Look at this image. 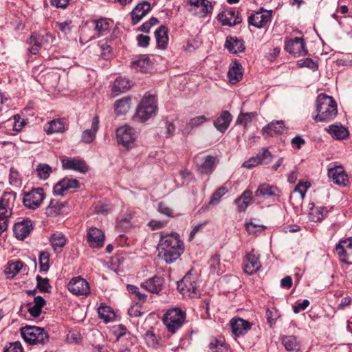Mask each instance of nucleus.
<instances>
[{
    "label": "nucleus",
    "instance_id": "1",
    "mask_svg": "<svg viewBox=\"0 0 352 352\" xmlns=\"http://www.w3.org/2000/svg\"><path fill=\"white\" fill-rule=\"evenodd\" d=\"M159 256L167 263L175 262L184 252V243L177 233L162 236L158 245Z\"/></svg>",
    "mask_w": 352,
    "mask_h": 352
},
{
    "label": "nucleus",
    "instance_id": "2",
    "mask_svg": "<svg viewBox=\"0 0 352 352\" xmlns=\"http://www.w3.org/2000/svg\"><path fill=\"white\" fill-rule=\"evenodd\" d=\"M316 115L313 119L316 122H330L338 114L337 103L333 97L320 94L316 100Z\"/></svg>",
    "mask_w": 352,
    "mask_h": 352
},
{
    "label": "nucleus",
    "instance_id": "3",
    "mask_svg": "<svg viewBox=\"0 0 352 352\" xmlns=\"http://www.w3.org/2000/svg\"><path fill=\"white\" fill-rule=\"evenodd\" d=\"M111 334L116 338L111 349L114 352H130L136 342V338L122 324L112 326Z\"/></svg>",
    "mask_w": 352,
    "mask_h": 352
},
{
    "label": "nucleus",
    "instance_id": "4",
    "mask_svg": "<svg viewBox=\"0 0 352 352\" xmlns=\"http://www.w3.org/2000/svg\"><path fill=\"white\" fill-rule=\"evenodd\" d=\"M157 111V99L155 95L146 94L138 105L135 116L141 120L146 122L155 116Z\"/></svg>",
    "mask_w": 352,
    "mask_h": 352
},
{
    "label": "nucleus",
    "instance_id": "5",
    "mask_svg": "<svg viewBox=\"0 0 352 352\" xmlns=\"http://www.w3.org/2000/svg\"><path fill=\"white\" fill-rule=\"evenodd\" d=\"M21 334L25 342L31 345H44L49 342L50 337L43 328L25 326L21 329Z\"/></svg>",
    "mask_w": 352,
    "mask_h": 352
},
{
    "label": "nucleus",
    "instance_id": "6",
    "mask_svg": "<svg viewBox=\"0 0 352 352\" xmlns=\"http://www.w3.org/2000/svg\"><path fill=\"white\" fill-rule=\"evenodd\" d=\"M14 199L15 195L11 192L3 193L0 199V234L8 229Z\"/></svg>",
    "mask_w": 352,
    "mask_h": 352
},
{
    "label": "nucleus",
    "instance_id": "7",
    "mask_svg": "<svg viewBox=\"0 0 352 352\" xmlns=\"http://www.w3.org/2000/svg\"><path fill=\"white\" fill-rule=\"evenodd\" d=\"M197 274L188 272L184 277L177 283V289L184 297L194 298L200 294Z\"/></svg>",
    "mask_w": 352,
    "mask_h": 352
},
{
    "label": "nucleus",
    "instance_id": "8",
    "mask_svg": "<svg viewBox=\"0 0 352 352\" xmlns=\"http://www.w3.org/2000/svg\"><path fill=\"white\" fill-rule=\"evenodd\" d=\"M186 318V313L179 308H174L166 311L163 317V322L168 331L175 333L180 329Z\"/></svg>",
    "mask_w": 352,
    "mask_h": 352
},
{
    "label": "nucleus",
    "instance_id": "9",
    "mask_svg": "<svg viewBox=\"0 0 352 352\" xmlns=\"http://www.w3.org/2000/svg\"><path fill=\"white\" fill-rule=\"evenodd\" d=\"M116 137L119 144L131 148L134 147L138 138V132L136 130L127 124L119 127L116 130Z\"/></svg>",
    "mask_w": 352,
    "mask_h": 352
},
{
    "label": "nucleus",
    "instance_id": "10",
    "mask_svg": "<svg viewBox=\"0 0 352 352\" xmlns=\"http://www.w3.org/2000/svg\"><path fill=\"white\" fill-rule=\"evenodd\" d=\"M272 10L261 8L248 16V23L256 28H263L271 21Z\"/></svg>",
    "mask_w": 352,
    "mask_h": 352
},
{
    "label": "nucleus",
    "instance_id": "11",
    "mask_svg": "<svg viewBox=\"0 0 352 352\" xmlns=\"http://www.w3.org/2000/svg\"><path fill=\"white\" fill-rule=\"evenodd\" d=\"M44 198L45 195L43 188H34L24 195L23 203L25 207L34 210L39 207Z\"/></svg>",
    "mask_w": 352,
    "mask_h": 352
},
{
    "label": "nucleus",
    "instance_id": "12",
    "mask_svg": "<svg viewBox=\"0 0 352 352\" xmlns=\"http://www.w3.org/2000/svg\"><path fill=\"white\" fill-rule=\"evenodd\" d=\"M104 232L96 227L90 228L87 232L86 240L91 248H100L104 242Z\"/></svg>",
    "mask_w": 352,
    "mask_h": 352
},
{
    "label": "nucleus",
    "instance_id": "13",
    "mask_svg": "<svg viewBox=\"0 0 352 352\" xmlns=\"http://www.w3.org/2000/svg\"><path fill=\"white\" fill-rule=\"evenodd\" d=\"M68 289L74 294L87 295L90 292L89 283L80 276L74 277L68 283Z\"/></svg>",
    "mask_w": 352,
    "mask_h": 352
},
{
    "label": "nucleus",
    "instance_id": "14",
    "mask_svg": "<svg viewBox=\"0 0 352 352\" xmlns=\"http://www.w3.org/2000/svg\"><path fill=\"white\" fill-rule=\"evenodd\" d=\"M285 50L289 54L300 56L307 54L302 38L296 37L285 41Z\"/></svg>",
    "mask_w": 352,
    "mask_h": 352
},
{
    "label": "nucleus",
    "instance_id": "15",
    "mask_svg": "<svg viewBox=\"0 0 352 352\" xmlns=\"http://www.w3.org/2000/svg\"><path fill=\"white\" fill-rule=\"evenodd\" d=\"M217 19L222 25L228 26L235 25L241 21L238 11L234 9H228L222 11L218 14Z\"/></svg>",
    "mask_w": 352,
    "mask_h": 352
},
{
    "label": "nucleus",
    "instance_id": "16",
    "mask_svg": "<svg viewBox=\"0 0 352 352\" xmlns=\"http://www.w3.org/2000/svg\"><path fill=\"white\" fill-rule=\"evenodd\" d=\"M64 169L72 170L80 173H85L88 170V166L81 159L65 157L61 160Z\"/></svg>",
    "mask_w": 352,
    "mask_h": 352
},
{
    "label": "nucleus",
    "instance_id": "17",
    "mask_svg": "<svg viewBox=\"0 0 352 352\" xmlns=\"http://www.w3.org/2000/svg\"><path fill=\"white\" fill-rule=\"evenodd\" d=\"M188 2L191 7L190 10L201 17H204L212 9L211 3L208 0H188Z\"/></svg>",
    "mask_w": 352,
    "mask_h": 352
},
{
    "label": "nucleus",
    "instance_id": "18",
    "mask_svg": "<svg viewBox=\"0 0 352 352\" xmlns=\"http://www.w3.org/2000/svg\"><path fill=\"white\" fill-rule=\"evenodd\" d=\"M32 230V221L30 219H24L14 224L13 232L17 239L23 240L30 234Z\"/></svg>",
    "mask_w": 352,
    "mask_h": 352
},
{
    "label": "nucleus",
    "instance_id": "19",
    "mask_svg": "<svg viewBox=\"0 0 352 352\" xmlns=\"http://www.w3.org/2000/svg\"><path fill=\"white\" fill-rule=\"evenodd\" d=\"M258 259V254L254 250L248 253L246 255L245 263L243 267L244 272L248 274L256 273L261 267Z\"/></svg>",
    "mask_w": 352,
    "mask_h": 352
},
{
    "label": "nucleus",
    "instance_id": "20",
    "mask_svg": "<svg viewBox=\"0 0 352 352\" xmlns=\"http://www.w3.org/2000/svg\"><path fill=\"white\" fill-rule=\"evenodd\" d=\"M78 187V182L76 179L65 177L58 182L53 188V192L56 195L63 196L68 190Z\"/></svg>",
    "mask_w": 352,
    "mask_h": 352
},
{
    "label": "nucleus",
    "instance_id": "21",
    "mask_svg": "<svg viewBox=\"0 0 352 352\" xmlns=\"http://www.w3.org/2000/svg\"><path fill=\"white\" fill-rule=\"evenodd\" d=\"M150 10L151 5L147 1L137 4L131 12L132 23L133 25L138 23Z\"/></svg>",
    "mask_w": 352,
    "mask_h": 352
},
{
    "label": "nucleus",
    "instance_id": "22",
    "mask_svg": "<svg viewBox=\"0 0 352 352\" xmlns=\"http://www.w3.org/2000/svg\"><path fill=\"white\" fill-rule=\"evenodd\" d=\"M164 278L160 276H155L141 284L142 287L152 294H158L163 287Z\"/></svg>",
    "mask_w": 352,
    "mask_h": 352
},
{
    "label": "nucleus",
    "instance_id": "23",
    "mask_svg": "<svg viewBox=\"0 0 352 352\" xmlns=\"http://www.w3.org/2000/svg\"><path fill=\"white\" fill-rule=\"evenodd\" d=\"M328 175L335 184L340 186H345L348 182V176L342 166L329 168Z\"/></svg>",
    "mask_w": 352,
    "mask_h": 352
},
{
    "label": "nucleus",
    "instance_id": "24",
    "mask_svg": "<svg viewBox=\"0 0 352 352\" xmlns=\"http://www.w3.org/2000/svg\"><path fill=\"white\" fill-rule=\"evenodd\" d=\"M278 194L279 190L276 186H271L266 183L260 184L255 191L256 197H264L265 199L277 197Z\"/></svg>",
    "mask_w": 352,
    "mask_h": 352
},
{
    "label": "nucleus",
    "instance_id": "25",
    "mask_svg": "<svg viewBox=\"0 0 352 352\" xmlns=\"http://www.w3.org/2000/svg\"><path fill=\"white\" fill-rule=\"evenodd\" d=\"M232 333L236 336L244 335L250 329L251 324L247 320L241 318L232 319L230 321Z\"/></svg>",
    "mask_w": 352,
    "mask_h": 352
},
{
    "label": "nucleus",
    "instance_id": "26",
    "mask_svg": "<svg viewBox=\"0 0 352 352\" xmlns=\"http://www.w3.org/2000/svg\"><path fill=\"white\" fill-rule=\"evenodd\" d=\"M99 128V118L96 116L92 119L91 126L89 129L85 130L82 133L81 141L86 144L91 143Z\"/></svg>",
    "mask_w": 352,
    "mask_h": 352
},
{
    "label": "nucleus",
    "instance_id": "27",
    "mask_svg": "<svg viewBox=\"0 0 352 352\" xmlns=\"http://www.w3.org/2000/svg\"><path fill=\"white\" fill-rule=\"evenodd\" d=\"M131 97L125 96L118 99L114 102V111L116 116L125 115L131 109Z\"/></svg>",
    "mask_w": 352,
    "mask_h": 352
},
{
    "label": "nucleus",
    "instance_id": "28",
    "mask_svg": "<svg viewBox=\"0 0 352 352\" xmlns=\"http://www.w3.org/2000/svg\"><path fill=\"white\" fill-rule=\"evenodd\" d=\"M232 117V115L228 111H223L221 115L214 120V126L220 132H225L228 128Z\"/></svg>",
    "mask_w": 352,
    "mask_h": 352
},
{
    "label": "nucleus",
    "instance_id": "29",
    "mask_svg": "<svg viewBox=\"0 0 352 352\" xmlns=\"http://www.w3.org/2000/svg\"><path fill=\"white\" fill-rule=\"evenodd\" d=\"M132 66L138 71L147 73L152 69V62L147 56L142 55L138 59L132 62Z\"/></svg>",
    "mask_w": 352,
    "mask_h": 352
},
{
    "label": "nucleus",
    "instance_id": "30",
    "mask_svg": "<svg viewBox=\"0 0 352 352\" xmlns=\"http://www.w3.org/2000/svg\"><path fill=\"white\" fill-rule=\"evenodd\" d=\"M253 199L252 192L245 190L239 197L235 199L234 203L239 212H244Z\"/></svg>",
    "mask_w": 352,
    "mask_h": 352
},
{
    "label": "nucleus",
    "instance_id": "31",
    "mask_svg": "<svg viewBox=\"0 0 352 352\" xmlns=\"http://www.w3.org/2000/svg\"><path fill=\"white\" fill-rule=\"evenodd\" d=\"M285 131V127L283 121L272 122L263 128V134L267 136L282 134Z\"/></svg>",
    "mask_w": 352,
    "mask_h": 352
},
{
    "label": "nucleus",
    "instance_id": "32",
    "mask_svg": "<svg viewBox=\"0 0 352 352\" xmlns=\"http://www.w3.org/2000/svg\"><path fill=\"white\" fill-rule=\"evenodd\" d=\"M228 77L232 84L239 82L243 77L242 66L237 61H234L230 64Z\"/></svg>",
    "mask_w": 352,
    "mask_h": 352
},
{
    "label": "nucleus",
    "instance_id": "33",
    "mask_svg": "<svg viewBox=\"0 0 352 352\" xmlns=\"http://www.w3.org/2000/svg\"><path fill=\"white\" fill-rule=\"evenodd\" d=\"M225 47L233 54L242 52L245 50L243 41L236 37L227 38Z\"/></svg>",
    "mask_w": 352,
    "mask_h": 352
},
{
    "label": "nucleus",
    "instance_id": "34",
    "mask_svg": "<svg viewBox=\"0 0 352 352\" xmlns=\"http://www.w3.org/2000/svg\"><path fill=\"white\" fill-rule=\"evenodd\" d=\"M282 343L285 349L289 352H298L300 350V342L294 336H283L281 338Z\"/></svg>",
    "mask_w": 352,
    "mask_h": 352
},
{
    "label": "nucleus",
    "instance_id": "35",
    "mask_svg": "<svg viewBox=\"0 0 352 352\" xmlns=\"http://www.w3.org/2000/svg\"><path fill=\"white\" fill-rule=\"evenodd\" d=\"M131 87V82L128 78L118 77L115 79L113 87L111 88V94H118L120 92H124Z\"/></svg>",
    "mask_w": 352,
    "mask_h": 352
},
{
    "label": "nucleus",
    "instance_id": "36",
    "mask_svg": "<svg viewBox=\"0 0 352 352\" xmlns=\"http://www.w3.org/2000/svg\"><path fill=\"white\" fill-rule=\"evenodd\" d=\"M210 118L207 115L197 116L191 118L186 124L184 129L186 133L190 132L192 129L199 127L205 123L210 122Z\"/></svg>",
    "mask_w": 352,
    "mask_h": 352
},
{
    "label": "nucleus",
    "instance_id": "37",
    "mask_svg": "<svg viewBox=\"0 0 352 352\" xmlns=\"http://www.w3.org/2000/svg\"><path fill=\"white\" fill-rule=\"evenodd\" d=\"M157 45L160 49H165L167 47L168 42V30L167 28L162 25L155 32Z\"/></svg>",
    "mask_w": 352,
    "mask_h": 352
},
{
    "label": "nucleus",
    "instance_id": "38",
    "mask_svg": "<svg viewBox=\"0 0 352 352\" xmlns=\"http://www.w3.org/2000/svg\"><path fill=\"white\" fill-rule=\"evenodd\" d=\"M132 215L129 210H126L124 214H122L117 219L116 229H122L127 231L132 226L131 223Z\"/></svg>",
    "mask_w": 352,
    "mask_h": 352
},
{
    "label": "nucleus",
    "instance_id": "39",
    "mask_svg": "<svg viewBox=\"0 0 352 352\" xmlns=\"http://www.w3.org/2000/svg\"><path fill=\"white\" fill-rule=\"evenodd\" d=\"M327 131L332 137L338 140L344 139L349 135L348 130L342 125H331Z\"/></svg>",
    "mask_w": 352,
    "mask_h": 352
},
{
    "label": "nucleus",
    "instance_id": "40",
    "mask_svg": "<svg viewBox=\"0 0 352 352\" xmlns=\"http://www.w3.org/2000/svg\"><path fill=\"white\" fill-rule=\"evenodd\" d=\"M65 130V122L63 119H55L48 122L45 128L47 133H62Z\"/></svg>",
    "mask_w": 352,
    "mask_h": 352
},
{
    "label": "nucleus",
    "instance_id": "41",
    "mask_svg": "<svg viewBox=\"0 0 352 352\" xmlns=\"http://www.w3.org/2000/svg\"><path fill=\"white\" fill-rule=\"evenodd\" d=\"M52 246L55 252H60L66 243V238L62 233H54L50 237Z\"/></svg>",
    "mask_w": 352,
    "mask_h": 352
},
{
    "label": "nucleus",
    "instance_id": "42",
    "mask_svg": "<svg viewBox=\"0 0 352 352\" xmlns=\"http://www.w3.org/2000/svg\"><path fill=\"white\" fill-rule=\"evenodd\" d=\"M23 263L21 261H16L14 262H9L5 268V273L9 277H14L16 275L20 270L23 268Z\"/></svg>",
    "mask_w": 352,
    "mask_h": 352
},
{
    "label": "nucleus",
    "instance_id": "43",
    "mask_svg": "<svg viewBox=\"0 0 352 352\" xmlns=\"http://www.w3.org/2000/svg\"><path fill=\"white\" fill-rule=\"evenodd\" d=\"M328 210L324 207H314L310 209L309 217L314 222L320 221L326 216Z\"/></svg>",
    "mask_w": 352,
    "mask_h": 352
},
{
    "label": "nucleus",
    "instance_id": "44",
    "mask_svg": "<svg viewBox=\"0 0 352 352\" xmlns=\"http://www.w3.org/2000/svg\"><path fill=\"white\" fill-rule=\"evenodd\" d=\"M43 39V36L39 34H34L31 35L29 43L32 45V46L29 50L32 54H36L39 52L42 45Z\"/></svg>",
    "mask_w": 352,
    "mask_h": 352
},
{
    "label": "nucleus",
    "instance_id": "45",
    "mask_svg": "<svg viewBox=\"0 0 352 352\" xmlns=\"http://www.w3.org/2000/svg\"><path fill=\"white\" fill-rule=\"evenodd\" d=\"M35 172L38 177L45 180L52 173V168L47 164L40 163L36 166Z\"/></svg>",
    "mask_w": 352,
    "mask_h": 352
},
{
    "label": "nucleus",
    "instance_id": "46",
    "mask_svg": "<svg viewBox=\"0 0 352 352\" xmlns=\"http://www.w3.org/2000/svg\"><path fill=\"white\" fill-rule=\"evenodd\" d=\"M256 116L257 113L256 112L243 113L241 111L236 120V123L246 127Z\"/></svg>",
    "mask_w": 352,
    "mask_h": 352
},
{
    "label": "nucleus",
    "instance_id": "47",
    "mask_svg": "<svg viewBox=\"0 0 352 352\" xmlns=\"http://www.w3.org/2000/svg\"><path fill=\"white\" fill-rule=\"evenodd\" d=\"M65 207V204L56 199H52L47 208V212L51 215H56L60 213Z\"/></svg>",
    "mask_w": 352,
    "mask_h": 352
},
{
    "label": "nucleus",
    "instance_id": "48",
    "mask_svg": "<svg viewBox=\"0 0 352 352\" xmlns=\"http://www.w3.org/2000/svg\"><path fill=\"white\" fill-rule=\"evenodd\" d=\"M214 160L215 158L212 156L206 157L204 162L199 168L200 172L204 174H208L212 173L214 169Z\"/></svg>",
    "mask_w": 352,
    "mask_h": 352
},
{
    "label": "nucleus",
    "instance_id": "49",
    "mask_svg": "<svg viewBox=\"0 0 352 352\" xmlns=\"http://www.w3.org/2000/svg\"><path fill=\"white\" fill-rule=\"evenodd\" d=\"M36 287L41 292H50L52 288L49 279L47 278H42L40 276H36Z\"/></svg>",
    "mask_w": 352,
    "mask_h": 352
},
{
    "label": "nucleus",
    "instance_id": "50",
    "mask_svg": "<svg viewBox=\"0 0 352 352\" xmlns=\"http://www.w3.org/2000/svg\"><path fill=\"white\" fill-rule=\"evenodd\" d=\"M309 187V182L300 181L294 188L292 194L294 195L295 193H299L300 199L302 200L305 198V194Z\"/></svg>",
    "mask_w": 352,
    "mask_h": 352
},
{
    "label": "nucleus",
    "instance_id": "51",
    "mask_svg": "<svg viewBox=\"0 0 352 352\" xmlns=\"http://www.w3.org/2000/svg\"><path fill=\"white\" fill-rule=\"evenodd\" d=\"M98 314L100 319L103 320L104 323H108L110 321V307L101 303L98 308Z\"/></svg>",
    "mask_w": 352,
    "mask_h": 352
},
{
    "label": "nucleus",
    "instance_id": "52",
    "mask_svg": "<svg viewBox=\"0 0 352 352\" xmlns=\"http://www.w3.org/2000/svg\"><path fill=\"white\" fill-rule=\"evenodd\" d=\"M50 253L42 252L39 256L40 270L47 272L50 268Z\"/></svg>",
    "mask_w": 352,
    "mask_h": 352
},
{
    "label": "nucleus",
    "instance_id": "53",
    "mask_svg": "<svg viewBox=\"0 0 352 352\" xmlns=\"http://www.w3.org/2000/svg\"><path fill=\"white\" fill-rule=\"evenodd\" d=\"M260 164H267L272 160V155L266 148H263L261 151L256 155Z\"/></svg>",
    "mask_w": 352,
    "mask_h": 352
},
{
    "label": "nucleus",
    "instance_id": "54",
    "mask_svg": "<svg viewBox=\"0 0 352 352\" xmlns=\"http://www.w3.org/2000/svg\"><path fill=\"white\" fill-rule=\"evenodd\" d=\"M127 290L130 294H133L135 296L134 298L138 300L141 302L146 301L147 296L145 294L140 292V289L137 286L128 285Z\"/></svg>",
    "mask_w": 352,
    "mask_h": 352
},
{
    "label": "nucleus",
    "instance_id": "55",
    "mask_svg": "<svg viewBox=\"0 0 352 352\" xmlns=\"http://www.w3.org/2000/svg\"><path fill=\"white\" fill-rule=\"evenodd\" d=\"M245 229L249 234H254L262 232L265 229V226L256 223L254 221H250V222L246 223Z\"/></svg>",
    "mask_w": 352,
    "mask_h": 352
},
{
    "label": "nucleus",
    "instance_id": "56",
    "mask_svg": "<svg viewBox=\"0 0 352 352\" xmlns=\"http://www.w3.org/2000/svg\"><path fill=\"white\" fill-rule=\"evenodd\" d=\"M10 184L15 187H19L21 184V176L14 168L10 169Z\"/></svg>",
    "mask_w": 352,
    "mask_h": 352
},
{
    "label": "nucleus",
    "instance_id": "57",
    "mask_svg": "<svg viewBox=\"0 0 352 352\" xmlns=\"http://www.w3.org/2000/svg\"><path fill=\"white\" fill-rule=\"evenodd\" d=\"M100 49V56L105 60H108L110 57V45L108 41L100 40L98 43Z\"/></svg>",
    "mask_w": 352,
    "mask_h": 352
},
{
    "label": "nucleus",
    "instance_id": "58",
    "mask_svg": "<svg viewBox=\"0 0 352 352\" xmlns=\"http://www.w3.org/2000/svg\"><path fill=\"white\" fill-rule=\"evenodd\" d=\"M96 30L100 34H103L105 32L109 31V22L107 19H101L95 22Z\"/></svg>",
    "mask_w": 352,
    "mask_h": 352
},
{
    "label": "nucleus",
    "instance_id": "59",
    "mask_svg": "<svg viewBox=\"0 0 352 352\" xmlns=\"http://www.w3.org/2000/svg\"><path fill=\"white\" fill-rule=\"evenodd\" d=\"M227 192V189L224 186H221L212 195V198L210 199V204L212 205L217 204L221 197L224 195Z\"/></svg>",
    "mask_w": 352,
    "mask_h": 352
},
{
    "label": "nucleus",
    "instance_id": "60",
    "mask_svg": "<svg viewBox=\"0 0 352 352\" xmlns=\"http://www.w3.org/2000/svg\"><path fill=\"white\" fill-rule=\"evenodd\" d=\"M299 67H308L312 70H316L318 69V65L312 59L307 58L304 60H300L298 62Z\"/></svg>",
    "mask_w": 352,
    "mask_h": 352
},
{
    "label": "nucleus",
    "instance_id": "61",
    "mask_svg": "<svg viewBox=\"0 0 352 352\" xmlns=\"http://www.w3.org/2000/svg\"><path fill=\"white\" fill-rule=\"evenodd\" d=\"M3 352H23V349L19 342L10 343Z\"/></svg>",
    "mask_w": 352,
    "mask_h": 352
},
{
    "label": "nucleus",
    "instance_id": "62",
    "mask_svg": "<svg viewBox=\"0 0 352 352\" xmlns=\"http://www.w3.org/2000/svg\"><path fill=\"white\" fill-rule=\"evenodd\" d=\"M158 211L168 217H173L174 212L173 210L164 203H160L158 205Z\"/></svg>",
    "mask_w": 352,
    "mask_h": 352
},
{
    "label": "nucleus",
    "instance_id": "63",
    "mask_svg": "<svg viewBox=\"0 0 352 352\" xmlns=\"http://www.w3.org/2000/svg\"><path fill=\"white\" fill-rule=\"evenodd\" d=\"M71 21H65L63 22H58L56 26L61 30L64 34H68L70 32L72 29Z\"/></svg>",
    "mask_w": 352,
    "mask_h": 352
},
{
    "label": "nucleus",
    "instance_id": "64",
    "mask_svg": "<svg viewBox=\"0 0 352 352\" xmlns=\"http://www.w3.org/2000/svg\"><path fill=\"white\" fill-rule=\"evenodd\" d=\"M258 164H260L259 160H258V157L256 155L255 157H250L248 160L244 162L242 164V167L250 169Z\"/></svg>",
    "mask_w": 352,
    "mask_h": 352
}]
</instances>
